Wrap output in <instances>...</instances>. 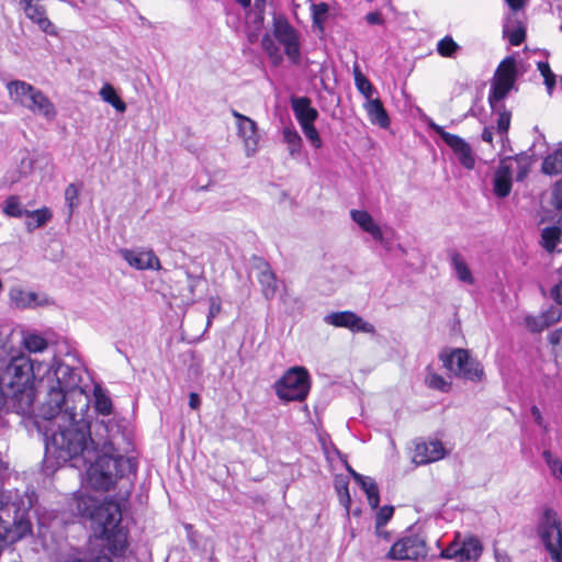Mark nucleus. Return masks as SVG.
Listing matches in <instances>:
<instances>
[{"label": "nucleus", "instance_id": "f257e3e1", "mask_svg": "<svg viewBox=\"0 0 562 562\" xmlns=\"http://www.w3.org/2000/svg\"><path fill=\"white\" fill-rule=\"evenodd\" d=\"M45 367L42 379L54 382L40 408L41 417L47 423L40 426L45 432L46 454L58 464L70 462L74 468H87L88 485L109 491L119 479L135 471L134 464L115 453L111 440L100 442L91 437L86 418L89 398L79 385V370L57 358Z\"/></svg>", "mask_w": 562, "mask_h": 562}, {"label": "nucleus", "instance_id": "f03ea898", "mask_svg": "<svg viewBox=\"0 0 562 562\" xmlns=\"http://www.w3.org/2000/svg\"><path fill=\"white\" fill-rule=\"evenodd\" d=\"M7 356V339L0 335V411L29 415L35 400L33 381L43 363L35 364L22 352L9 359Z\"/></svg>", "mask_w": 562, "mask_h": 562}, {"label": "nucleus", "instance_id": "7ed1b4c3", "mask_svg": "<svg viewBox=\"0 0 562 562\" xmlns=\"http://www.w3.org/2000/svg\"><path fill=\"white\" fill-rule=\"evenodd\" d=\"M78 508L83 516L91 520V527L98 538L108 541L109 550L114 555L124 553L127 547L126 533L120 526L121 509L116 502H99L94 498H81Z\"/></svg>", "mask_w": 562, "mask_h": 562}, {"label": "nucleus", "instance_id": "20e7f679", "mask_svg": "<svg viewBox=\"0 0 562 562\" xmlns=\"http://www.w3.org/2000/svg\"><path fill=\"white\" fill-rule=\"evenodd\" d=\"M36 503L37 495L33 490L16 495L12 502L0 492V552L32 533L30 510L35 508Z\"/></svg>", "mask_w": 562, "mask_h": 562}, {"label": "nucleus", "instance_id": "39448f33", "mask_svg": "<svg viewBox=\"0 0 562 562\" xmlns=\"http://www.w3.org/2000/svg\"><path fill=\"white\" fill-rule=\"evenodd\" d=\"M10 100L37 116L53 121L57 110L49 98L40 89L24 80H12L7 83Z\"/></svg>", "mask_w": 562, "mask_h": 562}, {"label": "nucleus", "instance_id": "423d86ee", "mask_svg": "<svg viewBox=\"0 0 562 562\" xmlns=\"http://www.w3.org/2000/svg\"><path fill=\"white\" fill-rule=\"evenodd\" d=\"M311 389L310 373L304 367H292L274 382L276 395L283 402H302Z\"/></svg>", "mask_w": 562, "mask_h": 562}, {"label": "nucleus", "instance_id": "0eeeda50", "mask_svg": "<svg viewBox=\"0 0 562 562\" xmlns=\"http://www.w3.org/2000/svg\"><path fill=\"white\" fill-rule=\"evenodd\" d=\"M537 533L552 562H562V522L554 509H543L537 525Z\"/></svg>", "mask_w": 562, "mask_h": 562}, {"label": "nucleus", "instance_id": "6e6552de", "mask_svg": "<svg viewBox=\"0 0 562 562\" xmlns=\"http://www.w3.org/2000/svg\"><path fill=\"white\" fill-rule=\"evenodd\" d=\"M517 165V180H522L529 166V156L526 153L515 154V156H505L501 159L497 170L494 172V194L505 198L512 190V168Z\"/></svg>", "mask_w": 562, "mask_h": 562}, {"label": "nucleus", "instance_id": "1a4fd4ad", "mask_svg": "<svg viewBox=\"0 0 562 562\" xmlns=\"http://www.w3.org/2000/svg\"><path fill=\"white\" fill-rule=\"evenodd\" d=\"M441 360L443 366L457 376L475 381L480 380L483 374L480 363L472 359L464 349H456L448 355H442Z\"/></svg>", "mask_w": 562, "mask_h": 562}, {"label": "nucleus", "instance_id": "9d476101", "mask_svg": "<svg viewBox=\"0 0 562 562\" xmlns=\"http://www.w3.org/2000/svg\"><path fill=\"white\" fill-rule=\"evenodd\" d=\"M517 60L514 56H507L494 71V104L506 98L512 90H517Z\"/></svg>", "mask_w": 562, "mask_h": 562}, {"label": "nucleus", "instance_id": "9b49d317", "mask_svg": "<svg viewBox=\"0 0 562 562\" xmlns=\"http://www.w3.org/2000/svg\"><path fill=\"white\" fill-rule=\"evenodd\" d=\"M427 555L426 541L420 536H408L396 541L387 558L392 560H418Z\"/></svg>", "mask_w": 562, "mask_h": 562}, {"label": "nucleus", "instance_id": "f8f14e48", "mask_svg": "<svg viewBox=\"0 0 562 562\" xmlns=\"http://www.w3.org/2000/svg\"><path fill=\"white\" fill-rule=\"evenodd\" d=\"M273 35L276 40L283 45L288 58L299 64L301 60L300 38L297 32L285 20H276L273 24Z\"/></svg>", "mask_w": 562, "mask_h": 562}, {"label": "nucleus", "instance_id": "ddd939ff", "mask_svg": "<svg viewBox=\"0 0 562 562\" xmlns=\"http://www.w3.org/2000/svg\"><path fill=\"white\" fill-rule=\"evenodd\" d=\"M430 128L436 132L442 140L451 148L459 162L467 169H473L475 159L471 146L460 136L450 134L442 126L431 122Z\"/></svg>", "mask_w": 562, "mask_h": 562}, {"label": "nucleus", "instance_id": "4468645a", "mask_svg": "<svg viewBox=\"0 0 562 562\" xmlns=\"http://www.w3.org/2000/svg\"><path fill=\"white\" fill-rule=\"evenodd\" d=\"M232 115L236 119L238 136L244 142L246 156H254L259 149L260 140L257 123L236 110H232Z\"/></svg>", "mask_w": 562, "mask_h": 562}, {"label": "nucleus", "instance_id": "2eb2a0df", "mask_svg": "<svg viewBox=\"0 0 562 562\" xmlns=\"http://www.w3.org/2000/svg\"><path fill=\"white\" fill-rule=\"evenodd\" d=\"M483 551L481 541L477 538L470 537L463 541L454 540L440 552V558L459 559L460 561L476 560Z\"/></svg>", "mask_w": 562, "mask_h": 562}, {"label": "nucleus", "instance_id": "dca6fc26", "mask_svg": "<svg viewBox=\"0 0 562 562\" xmlns=\"http://www.w3.org/2000/svg\"><path fill=\"white\" fill-rule=\"evenodd\" d=\"M120 256L136 270H160L159 258L151 249L147 248H123L119 250Z\"/></svg>", "mask_w": 562, "mask_h": 562}, {"label": "nucleus", "instance_id": "f3484780", "mask_svg": "<svg viewBox=\"0 0 562 562\" xmlns=\"http://www.w3.org/2000/svg\"><path fill=\"white\" fill-rule=\"evenodd\" d=\"M324 322L335 327L348 328L353 333H374V326L351 311L334 312L324 317Z\"/></svg>", "mask_w": 562, "mask_h": 562}, {"label": "nucleus", "instance_id": "a211bd4d", "mask_svg": "<svg viewBox=\"0 0 562 562\" xmlns=\"http://www.w3.org/2000/svg\"><path fill=\"white\" fill-rule=\"evenodd\" d=\"M9 297L14 307L20 310H32L37 307L49 306L54 302L45 293H36L25 291L19 286L12 288L9 292Z\"/></svg>", "mask_w": 562, "mask_h": 562}, {"label": "nucleus", "instance_id": "6ab92c4d", "mask_svg": "<svg viewBox=\"0 0 562 562\" xmlns=\"http://www.w3.org/2000/svg\"><path fill=\"white\" fill-rule=\"evenodd\" d=\"M446 450L438 440L418 442L413 453V462L416 464H427L438 461L445 457Z\"/></svg>", "mask_w": 562, "mask_h": 562}, {"label": "nucleus", "instance_id": "aec40b11", "mask_svg": "<svg viewBox=\"0 0 562 562\" xmlns=\"http://www.w3.org/2000/svg\"><path fill=\"white\" fill-rule=\"evenodd\" d=\"M562 316V308L550 306L536 316H526L525 325L531 333H541L546 328L554 325Z\"/></svg>", "mask_w": 562, "mask_h": 562}, {"label": "nucleus", "instance_id": "412c9836", "mask_svg": "<svg viewBox=\"0 0 562 562\" xmlns=\"http://www.w3.org/2000/svg\"><path fill=\"white\" fill-rule=\"evenodd\" d=\"M291 106L301 127L303 124H313L318 117L317 110L311 105V100L307 97L292 98Z\"/></svg>", "mask_w": 562, "mask_h": 562}, {"label": "nucleus", "instance_id": "4be33fe9", "mask_svg": "<svg viewBox=\"0 0 562 562\" xmlns=\"http://www.w3.org/2000/svg\"><path fill=\"white\" fill-rule=\"evenodd\" d=\"M350 217L363 232L370 234L374 240L383 243L382 229L369 212L364 210H351Z\"/></svg>", "mask_w": 562, "mask_h": 562}, {"label": "nucleus", "instance_id": "5701e85b", "mask_svg": "<svg viewBox=\"0 0 562 562\" xmlns=\"http://www.w3.org/2000/svg\"><path fill=\"white\" fill-rule=\"evenodd\" d=\"M504 37L508 40L510 45H520L526 37V30L513 14H507L503 24Z\"/></svg>", "mask_w": 562, "mask_h": 562}, {"label": "nucleus", "instance_id": "b1692460", "mask_svg": "<svg viewBox=\"0 0 562 562\" xmlns=\"http://www.w3.org/2000/svg\"><path fill=\"white\" fill-rule=\"evenodd\" d=\"M24 12L26 16L36 23L42 31L45 33H53V24L46 16V12L43 5L38 3V0L30 1L24 4Z\"/></svg>", "mask_w": 562, "mask_h": 562}, {"label": "nucleus", "instance_id": "393cba45", "mask_svg": "<svg viewBox=\"0 0 562 562\" xmlns=\"http://www.w3.org/2000/svg\"><path fill=\"white\" fill-rule=\"evenodd\" d=\"M364 109L368 113L370 121L373 124H378L381 127H387L390 124L389 115L382 104V102L376 99H369L364 103Z\"/></svg>", "mask_w": 562, "mask_h": 562}, {"label": "nucleus", "instance_id": "a878e982", "mask_svg": "<svg viewBox=\"0 0 562 562\" xmlns=\"http://www.w3.org/2000/svg\"><path fill=\"white\" fill-rule=\"evenodd\" d=\"M25 220V228L29 233L45 226L53 218V212L49 207L43 206L38 210L29 211Z\"/></svg>", "mask_w": 562, "mask_h": 562}, {"label": "nucleus", "instance_id": "bb28decb", "mask_svg": "<svg viewBox=\"0 0 562 562\" xmlns=\"http://www.w3.org/2000/svg\"><path fill=\"white\" fill-rule=\"evenodd\" d=\"M355 481L367 495L368 503L372 508H378L380 503L379 488L375 481L370 476L355 474Z\"/></svg>", "mask_w": 562, "mask_h": 562}, {"label": "nucleus", "instance_id": "cd10ccee", "mask_svg": "<svg viewBox=\"0 0 562 562\" xmlns=\"http://www.w3.org/2000/svg\"><path fill=\"white\" fill-rule=\"evenodd\" d=\"M283 142L288 146L289 155L296 158L301 154L302 137L293 125L284 126L282 130Z\"/></svg>", "mask_w": 562, "mask_h": 562}, {"label": "nucleus", "instance_id": "c85d7f7f", "mask_svg": "<svg viewBox=\"0 0 562 562\" xmlns=\"http://www.w3.org/2000/svg\"><path fill=\"white\" fill-rule=\"evenodd\" d=\"M561 228L557 225L544 227L541 231L540 245L548 252L554 251L561 238Z\"/></svg>", "mask_w": 562, "mask_h": 562}, {"label": "nucleus", "instance_id": "c756f323", "mask_svg": "<svg viewBox=\"0 0 562 562\" xmlns=\"http://www.w3.org/2000/svg\"><path fill=\"white\" fill-rule=\"evenodd\" d=\"M93 397L95 411L103 416H109L112 413L113 405L108 392L100 385H95Z\"/></svg>", "mask_w": 562, "mask_h": 562}, {"label": "nucleus", "instance_id": "7c9ffc66", "mask_svg": "<svg viewBox=\"0 0 562 562\" xmlns=\"http://www.w3.org/2000/svg\"><path fill=\"white\" fill-rule=\"evenodd\" d=\"M450 259H451V265L457 273L458 279L461 282L472 284L473 283L472 273H471L470 269L468 268L462 256L457 251H452L450 255Z\"/></svg>", "mask_w": 562, "mask_h": 562}, {"label": "nucleus", "instance_id": "2f4dec72", "mask_svg": "<svg viewBox=\"0 0 562 562\" xmlns=\"http://www.w3.org/2000/svg\"><path fill=\"white\" fill-rule=\"evenodd\" d=\"M22 344L29 352H43L47 349V340L40 334L27 331L23 334Z\"/></svg>", "mask_w": 562, "mask_h": 562}, {"label": "nucleus", "instance_id": "473e14b6", "mask_svg": "<svg viewBox=\"0 0 562 562\" xmlns=\"http://www.w3.org/2000/svg\"><path fill=\"white\" fill-rule=\"evenodd\" d=\"M101 99L111 104L117 112L124 113L126 111V104L121 98L117 95L115 89L110 83L103 85L100 90Z\"/></svg>", "mask_w": 562, "mask_h": 562}, {"label": "nucleus", "instance_id": "72a5a7b5", "mask_svg": "<svg viewBox=\"0 0 562 562\" xmlns=\"http://www.w3.org/2000/svg\"><path fill=\"white\" fill-rule=\"evenodd\" d=\"M259 283L262 288V294L266 299H272L278 290L277 279L274 273L270 269H265L259 274Z\"/></svg>", "mask_w": 562, "mask_h": 562}, {"label": "nucleus", "instance_id": "f704fd0d", "mask_svg": "<svg viewBox=\"0 0 562 562\" xmlns=\"http://www.w3.org/2000/svg\"><path fill=\"white\" fill-rule=\"evenodd\" d=\"M542 171L547 175H559L562 172V147L548 155L542 162Z\"/></svg>", "mask_w": 562, "mask_h": 562}, {"label": "nucleus", "instance_id": "c9c22d12", "mask_svg": "<svg viewBox=\"0 0 562 562\" xmlns=\"http://www.w3.org/2000/svg\"><path fill=\"white\" fill-rule=\"evenodd\" d=\"M353 78L358 91L366 98V100L371 99L375 89L369 79L361 72L359 66L353 67Z\"/></svg>", "mask_w": 562, "mask_h": 562}, {"label": "nucleus", "instance_id": "e433bc0d", "mask_svg": "<svg viewBox=\"0 0 562 562\" xmlns=\"http://www.w3.org/2000/svg\"><path fill=\"white\" fill-rule=\"evenodd\" d=\"M29 210L24 209L18 195H10L5 199L3 213L10 217L21 218L26 216Z\"/></svg>", "mask_w": 562, "mask_h": 562}, {"label": "nucleus", "instance_id": "4c0bfd02", "mask_svg": "<svg viewBox=\"0 0 562 562\" xmlns=\"http://www.w3.org/2000/svg\"><path fill=\"white\" fill-rule=\"evenodd\" d=\"M425 382L430 389L440 392L447 393L451 389V382L446 380L440 374L434 372L430 368H427V375Z\"/></svg>", "mask_w": 562, "mask_h": 562}, {"label": "nucleus", "instance_id": "58836bf2", "mask_svg": "<svg viewBox=\"0 0 562 562\" xmlns=\"http://www.w3.org/2000/svg\"><path fill=\"white\" fill-rule=\"evenodd\" d=\"M460 50V46L454 40L447 35L437 43V52L442 57L453 58Z\"/></svg>", "mask_w": 562, "mask_h": 562}, {"label": "nucleus", "instance_id": "ea45409f", "mask_svg": "<svg viewBox=\"0 0 562 562\" xmlns=\"http://www.w3.org/2000/svg\"><path fill=\"white\" fill-rule=\"evenodd\" d=\"M261 46L274 65H279L282 61L283 58L280 49L269 34L262 36Z\"/></svg>", "mask_w": 562, "mask_h": 562}, {"label": "nucleus", "instance_id": "a19ab883", "mask_svg": "<svg viewBox=\"0 0 562 562\" xmlns=\"http://www.w3.org/2000/svg\"><path fill=\"white\" fill-rule=\"evenodd\" d=\"M537 68L544 79L548 93L551 95L557 82L555 75L552 72L550 65L547 61H539L537 64Z\"/></svg>", "mask_w": 562, "mask_h": 562}, {"label": "nucleus", "instance_id": "79ce46f5", "mask_svg": "<svg viewBox=\"0 0 562 562\" xmlns=\"http://www.w3.org/2000/svg\"><path fill=\"white\" fill-rule=\"evenodd\" d=\"M187 278V293L182 294V300L186 303H193L195 296V288L201 283V279L191 274L190 272H186Z\"/></svg>", "mask_w": 562, "mask_h": 562}, {"label": "nucleus", "instance_id": "37998d69", "mask_svg": "<svg viewBox=\"0 0 562 562\" xmlns=\"http://www.w3.org/2000/svg\"><path fill=\"white\" fill-rule=\"evenodd\" d=\"M335 488L337 491L340 504L346 508L348 513L351 503L348 482L345 480H337L335 483Z\"/></svg>", "mask_w": 562, "mask_h": 562}, {"label": "nucleus", "instance_id": "c03bdc74", "mask_svg": "<svg viewBox=\"0 0 562 562\" xmlns=\"http://www.w3.org/2000/svg\"><path fill=\"white\" fill-rule=\"evenodd\" d=\"M542 458L551 470L552 474L562 480V461L558 458H554L550 450H544L542 452Z\"/></svg>", "mask_w": 562, "mask_h": 562}, {"label": "nucleus", "instance_id": "a18cd8bd", "mask_svg": "<svg viewBox=\"0 0 562 562\" xmlns=\"http://www.w3.org/2000/svg\"><path fill=\"white\" fill-rule=\"evenodd\" d=\"M313 11V23L323 31V23L326 20L327 13H328V5L324 2L318 4H313L312 7Z\"/></svg>", "mask_w": 562, "mask_h": 562}, {"label": "nucleus", "instance_id": "49530a36", "mask_svg": "<svg viewBox=\"0 0 562 562\" xmlns=\"http://www.w3.org/2000/svg\"><path fill=\"white\" fill-rule=\"evenodd\" d=\"M79 189L75 183H70L65 190V201L69 207V216L78 205Z\"/></svg>", "mask_w": 562, "mask_h": 562}, {"label": "nucleus", "instance_id": "de8ad7c7", "mask_svg": "<svg viewBox=\"0 0 562 562\" xmlns=\"http://www.w3.org/2000/svg\"><path fill=\"white\" fill-rule=\"evenodd\" d=\"M394 508L392 506H383L379 509L375 517V528L378 533H380V529L392 518Z\"/></svg>", "mask_w": 562, "mask_h": 562}, {"label": "nucleus", "instance_id": "09e8293b", "mask_svg": "<svg viewBox=\"0 0 562 562\" xmlns=\"http://www.w3.org/2000/svg\"><path fill=\"white\" fill-rule=\"evenodd\" d=\"M304 135L306 136V138L311 142V144L315 147V148H321L322 147V139H321V136L317 132V130L315 128L314 126V123L313 124H303V126L301 127Z\"/></svg>", "mask_w": 562, "mask_h": 562}, {"label": "nucleus", "instance_id": "8fccbe9b", "mask_svg": "<svg viewBox=\"0 0 562 562\" xmlns=\"http://www.w3.org/2000/svg\"><path fill=\"white\" fill-rule=\"evenodd\" d=\"M512 113L507 110H503L498 114L497 119V134L507 133L510 126Z\"/></svg>", "mask_w": 562, "mask_h": 562}, {"label": "nucleus", "instance_id": "3c124183", "mask_svg": "<svg viewBox=\"0 0 562 562\" xmlns=\"http://www.w3.org/2000/svg\"><path fill=\"white\" fill-rule=\"evenodd\" d=\"M553 204L561 212L559 223L562 222V180L558 181L553 188Z\"/></svg>", "mask_w": 562, "mask_h": 562}, {"label": "nucleus", "instance_id": "603ef678", "mask_svg": "<svg viewBox=\"0 0 562 562\" xmlns=\"http://www.w3.org/2000/svg\"><path fill=\"white\" fill-rule=\"evenodd\" d=\"M499 135V144H501V151L498 156L501 159L505 158V156H510L509 154L513 153V149L509 146V138L507 133L498 134Z\"/></svg>", "mask_w": 562, "mask_h": 562}, {"label": "nucleus", "instance_id": "864d4df0", "mask_svg": "<svg viewBox=\"0 0 562 562\" xmlns=\"http://www.w3.org/2000/svg\"><path fill=\"white\" fill-rule=\"evenodd\" d=\"M530 413L533 417V420L535 423L540 427L542 428L544 431L548 430V424L546 423L544 418L542 417V414L540 412V409L533 405L530 409Z\"/></svg>", "mask_w": 562, "mask_h": 562}, {"label": "nucleus", "instance_id": "5fc2aeb1", "mask_svg": "<svg viewBox=\"0 0 562 562\" xmlns=\"http://www.w3.org/2000/svg\"><path fill=\"white\" fill-rule=\"evenodd\" d=\"M550 297L559 305H562V280L550 290Z\"/></svg>", "mask_w": 562, "mask_h": 562}, {"label": "nucleus", "instance_id": "6e6d98bb", "mask_svg": "<svg viewBox=\"0 0 562 562\" xmlns=\"http://www.w3.org/2000/svg\"><path fill=\"white\" fill-rule=\"evenodd\" d=\"M548 341L552 347L562 345V326L548 335Z\"/></svg>", "mask_w": 562, "mask_h": 562}, {"label": "nucleus", "instance_id": "4d7b16f0", "mask_svg": "<svg viewBox=\"0 0 562 562\" xmlns=\"http://www.w3.org/2000/svg\"><path fill=\"white\" fill-rule=\"evenodd\" d=\"M505 2L510 9L508 14H513V16H516V13L525 5V0H505Z\"/></svg>", "mask_w": 562, "mask_h": 562}, {"label": "nucleus", "instance_id": "13d9d810", "mask_svg": "<svg viewBox=\"0 0 562 562\" xmlns=\"http://www.w3.org/2000/svg\"><path fill=\"white\" fill-rule=\"evenodd\" d=\"M221 311V304L215 300L211 299L210 311L207 315V326L211 324L212 318L215 317Z\"/></svg>", "mask_w": 562, "mask_h": 562}, {"label": "nucleus", "instance_id": "bf43d9fd", "mask_svg": "<svg viewBox=\"0 0 562 562\" xmlns=\"http://www.w3.org/2000/svg\"><path fill=\"white\" fill-rule=\"evenodd\" d=\"M366 20L369 24H373V25H380L383 23V18L381 15V13L379 12H369L367 15H366Z\"/></svg>", "mask_w": 562, "mask_h": 562}, {"label": "nucleus", "instance_id": "052dcab7", "mask_svg": "<svg viewBox=\"0 0 562 562\" xmlns=\"http://www.w3.org/2000/svg\"><path fill=\"white\" fill-rule=\"evenodd\" d=\"M200 397L196 393H191L189 397V405L192 409H196L200 406Z\"/></svg>", "mask_w": 562, "mask_h": 562}, {"label": "nucleus", "instance_id": "680f3d73", "mask_svg": "<svg viewBox=\"0 0 562 562\" xmlns=\"http://www.w3.org/2000/svg\"><path fill=\"white\" fill-rule=\"evenodd\" d=\"M482 138L487 143H492V131L490 130V127H484Z\"/></svg>", "mask_w": 562, "mask_h": 562}, {"label": "nucleus", "instance_id": "e2e57ef3", "mask_svg": "<svg viewBox=\"0 0 562 562\" xmlns=\"http://www.w3.org/2000/svg\"><path fill=\"white\" fill-rule=\"evenodd\" d=\"M94 562H113V560L106 555H100L94 560Z\"/></svg>", "mask_w": 562, "mask_h": 562}, {"label": "nucleus", "instance_id": "0e129e2a", "mask_svg": "<svg viewBox=\"0 0 562 562\" xmlns=\"http://www.w3.org/2000/svg\"><path fill=\"white\" fill-rule=\"evenodd\" d=\"M239 4H241L244 8H247L250 5V0H237Z\"/></svg>", "mask_w": 562, "mask_h": 562}, {"label": "nucleus", "instance_id": "69168bd1", "mask_svg": "<svg viewBox=\"0 0 562 562\" xmlns=\"http://www.w3.org/2000/svg\"><path fill=\"white\" fill-rule=\"evenodd\" d=\"M494 557H495L497 562H506V558H503V557L498 555L496 552H495Z\"/></svg>", "mask_w": 562, "mask_h": 562}, {"label": "nucleus", "instance_id": "338daca9", "mask_svg": "<svg viewBox=\"0 0 562 562\" xmlns=\"http://www.w3.org/2000/svg\"><path fill=\"white\" fill-rule=\"evenodd\" d=\"M349 473L351 474V476L355 479V474H359L358 472H356L353 469H351L350 467L347 468Z\"/></svg>", "mask_w": 562, "mask_h": 562}, {"label": "nucleus", "instance_id": "774afa93", "mask_svg": "<svg viewBox=\"0 0 562 562\" xmlns=\"http://www.w3.org/2000/svg\"><path fill=\"white\" fill-rule=\"evenodd\" d=\"M66 562H82V561L80 559H70V560H68Z\"/></svg>", "mask_w": 562, "mask_h": 562}]
</instances>
